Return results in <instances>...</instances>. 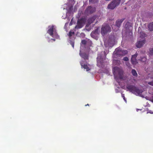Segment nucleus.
I'll return each instance as SVG.
<instances>
[{
	"label": "nucleus",
	"mask_w": 153,
	"mask_h": 153,
	"mask_svg": "<svg viewBox=\"0 0 153 153\" xmlns=\"http://www.w3.org/2000/svg\"><path fill=\"white\" fill-rule=\"evenodd\" d=\"M113 74L116 78L117 76L120 79H123V71L122 69L117 67H114Z\"/></svg>",
	"instance_id": "1"
},
{
	"label": "nucleus",
	"mask_w": 153,
	"mask_h": 153,
	"mask_svg": "<svg viewBox=\"0 0 153 153\" xmlns=\"http://www.w3.org/2000/svg\"><path fill=\"white\" fill-rule=\"evenodd\" d=\"M126 88L129 91L137 95H139L142 92V91L141 90L133 85H127L126 86Z\"/></svg>",
	"instance_id": "2"
},
{
	"label": "nucleus",
	"mask_w": 153,
	"mask_h": 153,
	"mask_svg": "<svg viewBox=\"0 0 153 153\" xmlns=\"http://www.w3.org/2000/svg\"><path fill=\"white\" fill-rule=\"evenodd\" d=\"M111 29L108 25L103 24L102 25L101 29V33L102 36H104L108 32H111Z\"/></svg>",
	"instance_id": "3"
},
{
	"label": "nucleus",
	"mask_w": 153,
	"mask_h": 153,
	"mask_svg": "<svg viewBox=\"0 0 153 153\" xmlns=\"http://www.w3.org/2000/svg\"><path fill=\"white\" fill-rule=\"evenodd\" d=\"M121 0H114L109 4L107 8L108 9L113 10L120 3Z\"/></svg>",
	"instance_id": "4"
},
{
	"label": "nucleus",
	"mask_w": 153,
	"mask_h": 153,
	"mask_svg": "<svg viewBox=\"0 0 153 153\" xmlns=\"http://www.w3.org/2000/svg\"><path fill=\"white\" fill-rule=\"evenodd\" d=\"M86 20L85 18H81L78 19L77 22V25L75 27L76 29L81 28L85 24Z\"/></svg>",
	"instance_id": "5"
},
{
	"label": "nucleus",
	"mask_w": 153,
	"mask_h": 153,
	"mask_svg": "<svg viewBox=\"0 0 153 153\" xmlns=\"http://www.w3.org/2000/svg\"><path fill=\"white\" fill-rule=\"evenodd\" d=\"M124 19H121L117 20L116 22V24L112 26V29L115 31H117L121 25V24L123 22Z\"/></svg>",
	"instance_id": "6"
},
{
	"label": "nucleus",
	"mask_w": 153,
	"mask_h": 153,
	"mask_svg": "<svg viewBox=\"0 0 153 153\" xmlns=\"http://www.w3.org/2000/svg\"><path fill=\"white\" fill-rule=\"evenodd\" d=\"M97 65L99 67H103L104 65L103 59L102 58L98 57L97 58Z\"/></svg>",
	"instance_id": "7"
},
{
	"label": "nucleus",
	"mask_w": 153,
	"mask_h": 153,
	"mask_svg": "<svg viewBox=\"0 0 153 153\" xmlns=\"http://www.w3.org/2000/svg\"><path fill=\"white\" fill-rule=\"evenodd\" d=\"M96 10V8L94 7L91 6L88 7L85 10V12L88 14H91L94 12Z\"/></svg>",
	"instance_id": "8"
},
{
	"label": "nucleus",
	"mask_w": 153,
	"mask_h": 153,
	"mask_svg": "<svg viewBox=\"0 0 153 153\" xmlns=\"http://www.w3.org/2000/svg\"><path fill=\"white\" fill-rule=\"evenodd\" d=\"M138 53L136 52L132 56L131 58V62L133 65H135L137 63L136 58L137 56Z\"/></svg>",
	"instance_id": "9"
},
{
	"label": "nucleus",
	"mask_w": 153,
	"mask_h": 153,
	"mask_svg": "<svg viewBox=\"0 0 153 153\" xmlns=\"http://www.w3.org/2000/svg\"><path fill=\"white\" fill-rule=\"evenodd\" d=\"M80 56L83 58L84 60H88L89 59V54L88 53H86L85 52H81L80 51L79 52Z\"/></svg>",
	"instance_id": "10"
},
{
	"label": "nucleus",
	"mask_w": 153,
	"mask_h": 153,
	"mask_svg": "<svg viewBox=\"0 0 153 153\" xmlns=\"http://www.w3.org/2000/svg\"><path fill=\"white\" fill-rule=\"evenodd\" d=\"M145 42V39L137 42L136 44V47L139 48H140L144 45Z\"/></svg>",
	"instance_id": "11"
},
{
	"label": "nucleus",
	"mask_w": 153,
	"mask_h": 153,
	"mask_svg": "<svg viewBox=\"0 0 153 153\" xmlns=\"http://www.w3.org/2000/svg\"><path fill=\"white\" fill-rule=\"evenodd\" d=\"M84 62L83 61H82L80 62V64L82 68H84V69H85L87 71H88L90 70V68H89L87 64H84Z\"/></svg>",
	"instance_id": "12"
},
{
	"label": "nucleus",
	"mask_w": 153,
	"mask_h": 153,
	"mask_svg": "<svg viewBox=\"0 0 153 153\" xmlns=\"http://www.w3.org/2000/svg\"><path fill=\"white\" fill-rule=\"evenodd\" d=\"M122 50L120 48H116L114 52V53L118 56H123V53Z\"/></svg>",
	"instance_id": "13"
},
{
	"label": "nucleus",
	"mask_w": 153,
	"mask_h": 153,
	"mask_svg": "<svg viewBox=\"0 0 153 153\" xmlns=\"http://www.w3.org/2000/svg\"><path fill=\"white\" fill-rule=\"evenodd\" d=\"M54 26L52 25L48 30L47 33L52 37H53Z\"/></svg>",
	"instance_id": "14"
},
{
	"label": "nucleus",
	"mask_w": 153,
	"mask_h": 153,
	"mask_svg": "<svg viewBox=\"0 0 153 153\" xmlns=\"http://www.w3.org/2000/svg\"><path fill=\"white\" fill-rule=\"evenodd\" d=\"M96 17L95 16H94L88 19V23L90 25L96 19Z\"/></svg>",
	"instance_id": "15"
},
{
	"label": "nucleus",
	"mask_w": 153,
	"mask_h": 153,
	"mask_svg": "<svg viewBox=\"0 0 153 153\" xmlns=\"http://www.w3.org/2000/svg\"><path fill=\"white\" fill-rule=\"evenodd\" d=\"M148 53L150 57H152L153 58V48H149Z\"/></svg>",
	"instance_id": "16"
},
{
	"label": "nucleus",
	"mask_w": 153,
	"mask_h": 153,
	"mask_svg": "<svg viewBox=\"0 0 153 153\" xmlns=\"http://www.w3.org/2000/svg\"><path fill=\"white\" fill-rule=\"evenodd\" d=\"M131 73L133 76L136 77L137 76V74L135 70L134 69H132L131 71Z\"/></svg>",
	"instance_id": "17"
},
{
	"label": "nucleus",
	"mask_w": 153,
	"mask_h": 153,
	"mask_svg": "<svg viewBox=\"0 0 153 153\" xmlns=\"http://www.w3.org/2000/svg\"><path fill=\"white\" fill-rule=\"evenodd\" d=\"M148 28L150 31L153 30V22L150 23L149 25Z\"/></svg>",
	"instance_id": "18"
},
{
	"label": "nucleus",
	"mask_w": 153,
	"mask_h": 153,
	"mask_svg": "<svg viewBox=\"0 0 153 153\" xmlns=\"http://www.w3.org/2000/svg\"><path fill=\"white\" fill-rule=\"evenodd\" d=\"M99 29V28H97L93 32V33L95 34H99L100 33Z\"/></svg>",
	"instance_id": "19"
},
{
	"label": "nucleus",
	"mask_w": 153,
	"mask_h": 153,
	"mask_svg": "<svg viewBox=\"0 0 153 153\" xmlns=\"http://www.w3.org/2000/svg\"><path fill=\"white\" fill-rule=\"evenodd\" d=\"M146 56H144L141 58L140 61L143 62H145L146 61Z\"/></svg>",
	"instance_id": "20"
},
{
	"label": "nucleus",
	"mask_w": 153,
	"mask_h": 153,
	"mask_svg": "<svg viewBox=\"0 0 153 153\" xmlns=\"http://www.w3.org/2000/svg\"><path fill=\"white\" fill-rule=\"evenodd\" d=\"M99 1V0H89V1L92 3H95L98 2Z\"/></svg>",
	"instance_id": "21"
},
{
	"label": "nucleus",
	"mask_w": 153,
	"mask_h": 153,
	"mask_svg": "<svg viewBox=\"0 0 153 153\" xmlns=\"http://www.w3.org/2000/svg\"><path fill=\"white\" fill-rule=\"evenodd\" d=\"M74 34V32H72L70 31L69 32L68 36L70 37L72 35H73Z\"/></svg>",
	"instance_id": "22"
},
{
	"label": "nucleus",
	"mask_w": 153,
	"mask_h": 153,
	"mask_svg": "<svg viewBox=\"0 0 153 153\" xmlns=\"http://www.w3.org/2000/svg\"><path fill=\"white\" fill-rule=\"evenodd\" d=\"M53 36L54 37H55L56 39H58L59 37V35L56 33H55L53 35Z\"/></svg>",
	"instance_id": "23"
},
{
	"label": "nucleus",
	"mask_w": 153,
	"mask_h": 153,
	"mask_svg": "<svg viewBox=\"0 0 153 153\" xmlns=\"http://www.w3.org/2000/svg\"><path fill=\"white\" fill-rule=\"evenodd\" d=\"M81 43L84 45H85L86 44L87 42L85 40H82L81 41Z\"/></svg>",
	"instance_id": "24"
},
{
	"label": "nucleus",
	"mask_w": 153,
	"mask_h": 153,
	"mask_svg": "<svg viewBox=\"0 0 153 153\" xmlns=\"http://www.w3.org/2000/svg\"><path fill=\"white\" fill-rule=\"evenodd\" d=\"M123 53V55H124L127 53V51L126 50H122Z\"/></svg>",
	"instance_id": "25"
},
{
	"label": "nucleus",
	"mask_w": 153,
	"mask_h": 153,
	"mask_svg": "<svg viewBox=\"0 0 153 153\" xmlns=\"http://www.w3.org/2000/svg\"><path fill=\"white\" fill-rule=\"evenodd\" d=\"M123 60L125 61H128L129 59L127 57L125 56L124 57Z\"/></svg>",
	"instance_id": "26"
},
{
	"label": "nucleus",
	"mask_w": 153,
	"mask_h": 153,
	"mask_svg": "<svg viewBox=\"0 0 153 153\" xmlns=\"http://www.w3.org/2000/svg\"><path fill=\"white\" fill-rule=\"evenodd\" d=\"M148 84L153 86V81L152 82H148Z\"/></svg>",
	"instance_id": "27"
},
{
	"label": "nucleus",
	"mask_w": 153,
	"mask_h": 153,
	"mask_svg": "<svg viewBox=\"0 0 153 153\" xmlns=\"http://www.w3.org/2000/svg\"><path fill=\"white\" fill-rule=\"evenodd\" d=\"M71 45H72V47L74 48V42H71Z\"/></svg>",
	"instance_id": "28"
},
{
	"label": "nucleus",
	"mask_w": 153,
	"mask_h": 153,
	"mask_svg": "<svg viewBox=\"0 0 153 153\" xmlns=\"http://www.w3.org/2000/svg\"><path fill=\"white\" fill-rule=\"evenodd\" d=\"M122 97H123V99L125 101H126V99H125V96H124V94H122Z\"/></svg>",
	"instance_id": "29"
},
{
	"label": "nucleus",
	"mask_w": 153,
	"mask_h": 153,
	"mask_svg": "<svg viewBox=\"0 0 153 153\" xmlns=\"http://www.w3.org/2000/svg\"><path fill=\"white\" fill-rule=\"evenodd\" d=\"M142 34H143V37H142L141 36H140V37H141V38H142V37H145L146 34L145 33H142Z\"/></svg>",
	"instance_id": "30"
},
{
	"label": "nucleus",
	"mask_w": 153,
	"mask_h": 153,
	"mask_svg": "<svg viewBox=\"0 0 153 153\" xmlns=\"http://www.w3.org/2000/svg\"><path fill=\"white\" fill-rule=\"evenodd\" d=\"M87 105L89 106V104H87V105H85V106H87Z\"/></svg>",
	"instance_id": "31"
},
{
	"label": "nucleus",
	"mask_w": 153,
	"mask_h": 153,
	"mask_svg": "<svg viewBox=\"0 0 153 153\" xmlns=\"http://www.w3.org/2000/svg\"><path fill=\"white\" fill-rule=\"evenodd\" d=\"M117 61H118V62H119V63H120V60H117Z\"/></svg>",
	"instance_id": "32"
},
{
	"label": "nucleus",
	"mask_w": 153,
	"mask_h": 153,
	"mask_svg": "<svg viewBox=\"0 0 153 153\" xmlns=\"http://www.w3.org/2000/svg\"><path fill=\"white\" fill-rule=\"evenodd\" d=\"M53 39V40H54V41H55V39Z\"/></svg>",
	"instance_id": "33"
},
{
	"label": "nucleus",
	"mask_w": 153,
	"mask_h": 153,
	"mask_svg": "<svg viewBox=\"0 0 153 153\" xmlns=\"http://www.w3.org/2000/svg\"><path fill=\"white\" fill-rule=\"evenodd\" d=\"M126 65H127V66H128V65H127V64H126Z\"/></svg>",
	"instance_id": "34"
},
{
	"label": "nucleus",
	"mask_w": 153,
	"mask_h": 153,
	"mask_svg": "<svg viewBox=\"0 0 153 153\" xmlns=\"http://www.w3.org/2000/svg\"><path fill=\"white\" fill-rule=\"evenodd\" d=\"M126 65H127V66H128V65H127V64H126Z\"/></svg>",
	"instance_id": "35"
},
{
	"label": "nucleus",
	"mask_w": 153,
	"mask_h": 153,
	"mask_svg": "<svg viewBox=\"0 0 153 153\" xmlns=\"http://www.w3.org/2000/svg\"><path fill=\"white\" fill-rule=\"evenodd\" d=\"M152 100H153V97H152Z\"/></svg>",
	"instance_id": "36"
}]
</instances>
